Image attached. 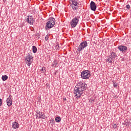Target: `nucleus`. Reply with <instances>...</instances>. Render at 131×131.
<instances>
[{
	"mask_svg": "<svg viewBox=\"0 0 131 131\" xmlns=\"http://www.w3.org/2000/svg\"><path fill=\"white\" fill-rule=\"evenodd\" d=\"M45 40H49V37L48 36V35H46V36L45 37Z\"/></svg>",
	"mask_w": 131,
	"mask_h": 131,
	"instance_id": "nucleus-26",
	"label": "nucleus"
},
{
	"mask_svg": "<svg viewBox=\"0 0 131 131\" xmlns=\"http://www.w3.org/2000/svg\"><path fill=\"white\" fill-rule=\"evenodd\" d=\"M38 118H42V119H46V115H45V113L41 112L40 114L39 115Z\"/></svg>",
	"mask_w": 131,
	"mask_h": 131,
	"instance_id": "nucleus-16",
	"label": "nucleus"
},
{
	"mask_svg": "<svg viewBox=\"0 0 131 131\" xmlns=\"http://www.w3.org/2000/svg\"><path fill=\"white\" fill-rule=\"evenodd\" d=\"M36 35H37V36H38V38H39V36H40V35L39 34V33H37Z\"/></svg>",
	"mask_w": 131,
	"mask_h": 131,
	"instance_id": "nucleus-27",
	"label": "nucleus"
},
{
	"mask_svg": "<svg viewBox=\"0 0 131 131\" xmlns=\"http://www.w3.org/2000/svg\"><path fill=\"white\" fill-rule=\"evenodd\" d=\"M3 105V101L1 98H0V107Z\"/></svg>",
	"mask_w": 131,
	"mask_h": 131,
	"instance_id": "nucleus-25",
	"label": "nucleus"
},
{
	"mask_svg": "<svg viewBox=\"0 0 131 131\" xmlns=\"http://www.w3.org/2000/svg\"><path fill=\"white\" fill-rule=\"evenodd\" d=\"M58 73H59V71H56L54 73V74H58Z\"/></svg>",
	"mask_w": 131,
	"mask_h": 131,
	"instance_id": "nucleus-29",
	"label": "nucleus"
},
{
	"mask_svg": "<svg viewBox=\"0 0 131 131\" xmlns=\"http://www.w3.org/2000/svg\"><path fill=\"white\" fill-rule=\"evenodd\" d=\"M41 71H42V73H45L46 72V68L45 67H42V69L41 70Z\"/></svg>",
	"mask_w": 131,
	"mask_h": 131,
	"instance_id": "nucleus-21",
	"label": "nucleus"
},
{
	"mask_svg": "<svg viewBox=\"0 0 131 131\" xmlns=\"http://www.w3.org/2000/svg\"><path fill=\"white\" fill-rule=\"evenodd\" d=\"M26 62L28 66H30V64H32V62H33V57H32L31 53H29L26 57Z\"/></svg>",
	"mask_w": 131,
	"mask_h": 131,
	"instance_id": "nucleus-4",
	"label": "nucleus"
},
{
	"mask_svg": "<svg viewBox=\"0 0 131 131\" xmlns=\"http://www.w3.org/2000/svg\"><path fill=\"white\" fill-rule=\"evenodd\" d=\"M88 47V42L86 41H83L81 42L79 46L78 47L77 51L78 52H81L82 50L84 49V48H86Z\"/></svg>",
	"mask_w": 131,
	"mask_h": 131,
	"instance_id": "nucleus-6",
	"label": "nucleus"
},
{
	"mask_svg": "<svg viewBox=\"0 0 131 131\" xmlns=\"http://www.w3.org/2000/svg\"><path fill=\"white\" fill-rule=\"evenodd\" d=\"M90 8L92 11L95 12L97 9V5L93 1H92L90 3Z\"/></svg>",
	"mask_w": 131,
	"mask_h": 131,
	"instance_id": "nucleus-9",
	"label": "nucleus"
},
{
	"mask_svg": "<svg viewBox=\"0 0 131 131\" xmlns=\"http://www.w3.org/2000/svg\"><path fill=\"white\" fill-rule=\"evenodd\" d=\"M79 16H76L72 19V20L70 22L71 26L72 28H74L76 27L77 24H78V22H79Z\"/></svg>",
	"mask_w": 131,
	"mask_h": 131,
	"instance_id": "nucleus-3",
	"label": "nucleus"
},
{
	"mask_svg": "<svg viewBox=\"0 0 131 131\" xmlns=\"http://www.w3.org/2000/svg\"><path fill=\"white\" fill-rule=\"evenodd\" d=\"M7 79H8V76L4 75V76H2V80L3 81H6V80H7Z\"/></svg>",
	"mask_w": 131,
	"mask_h": 131,
	"instance_id": "nucleus-19",
	"label": "nucleus"
},
{
	"mask_svg": "<svg viewBox=\"0 0 131 131\" xmlns=\"http://www.w3.org/2000/svg\"><path fill=\"white\" fill-rule=\"evenodd\" d=\"M56 19L54 17H50L47 22V23H51L52 24H56Z\"/></svg>",
	"mask_w": 131,
	"mask_h": 131,
	"instance_id": "nucleus-11",
	"label": "nucleus"
},
{
	"mask_svg": "<svg viewBox=\"0 0 131 131\" xmlns=\"http://www.w3.org/2000/svg\"><path fill=\"white\" fill-rule=\"evenodd\" d=\"M54 25H55L54 24H52V23H46V27H47V28L48 29H51V28H53V27H54Z\"/></svg>",
	"mask_w": 131,
	"mask_h": 131,
	"instance_id": "nucleus-13",
	"label": "nucleus"
},
{
	"mask_svg": "<svg viewBox=\"0 0 131 131\" xmlns=\"http://www.w3.org/2000/svg\"><path fill=\"white\" fill-rule=\"evenodd\" d=\"M87 20H90V17H88Z\"/></svg>",
	"mask_w": 131,
	"mask_h": 131,
	"instance_id": "nucleus-32",
	"label": "nucleus"
},
{
	"mask_svg": "<svg viewBox=\"0 0 131 131\" xmlns=\"http://www.w3.org/2000/svg\"><path fill=\"white\" fill-rule=\"evenodd\" d=\"M88 84L84 82H79L75 87L74 93L76 98L79 99L84 93V91L86 90Z\"/></svg>",
	"mask_w": 131,
	"mask_h": 131,
	"instance_id": "nucleus-1",
	"label": "nucleus"
},
{
	"mask_svg": "<svg viewBox=\"0 0 131 131\" xmlns=\"http://www.w3.org/2000/svg\"><path fill=\"white\" fill-rule=\"evenodd\" d=\"M118 49L121 52H127V47L125 46L120 45L118 47Z\"/></svg>",
	"mask_w": 131,
	"mask_h": 131,
	"instance_id": "nucleus-10",
	"label": "nucleus"
},
{
	"mask_svg": "<svg viewBox=\"0 0 131 131\" xmlns=\"http://www.w3.org/2000/svg\"><path fill=\"white\" fill-rule=\"evenodd\" d=\"M32 50L33 53H34V54H35V53H36L37 52V48L35 46H32Z\"/></svg>",
	"mask_w": 131,
	"mask_h": 131,
	"instance_id": "nucleus-17",
	"label": "nucleus"
},
{
	"mask_svg": "<svg viewBox=\"0 0 131 131\" xmlns=\"http://www.w3.org/2000/svg\"><path fill=\"white\" fill-rule=\"evenodd\" d=\"M59 44L56 45V48L57 49H59Z\"/></svg>",
	"mask_w": 131,
	"mask_h": 131,
	"instance_id": "nucleus-28",
	"label": "nucleus"
},
{
	"mask_svg": "<svg viewBox=\"0 0 131 131\" xmlns=\"http://www.w3.org/2000/svg\"><path fill=\"white\" fill-rule=\"evenodd\" d=\"M116 57H117V54L114 52H112L110 55V59H114V58H116Z\"/></svg>",
	"mask_w": 131,
	"mask_h": 131,
	"instance_id": "nucleus-12",
	"label": "nucleus"
},
{
	"mask_svg": "<svg viewBox=\"0 0 131 131\" xmlns=\"http://www.w3.org/2000/svg\"><path fill=\"white\" fill-rule=\"evenodd\" d=\"M56 122H60L61 121V117H56L55 119Z\"/></svg>",
	"mask_w": 131,
	"mask_h": 131,
	"instance_id": "nucleus-18",
	"label": "nucleus"
},
{
	"mask_svg": "<svg viewBox=\"0 0 131 131\" xmlns=\"http://www.w3.org/2000/svg\"><path fill=\"white\" fill-rule=\"evenodd\" d=\"M54 122H55V120L54 119H51L50 120V123H52L53 124H54Z\"/></svg>",
	"mask_w": 131,
	"mask_h": 131,
	"instance_id": "nucleus-24",
	"label": "nucleus"
},
{
	"mask_svg": "<svg viewBox=\"0 0 131 131\" xmlns=\"http://www.w3.org/2000/svg\"><path fill=\"white\" fill-rule=\"evenodd\" d=\"M82 79H89L91 77V72L89 70L83 71L81 73Z\"/></svg>",
	"mask_w": 131,
	"mask_h": 131,
	"instance_id": "nucleus-2",
	"label": "nucleus"
},
{
	"mask_svg": "<svg viewBox=\"0 0 131 131\" xmlns=\"http://www.w3.org/2000/svg\"><path fill=\"white\" fill-rule=\"evenodd\" d=\"M113 82L114 88H117V83H116V82H115L114 81H113Z\"/></svg>",
	"mask_w": 131,
	"mask_h": 131,
	"instance_id": "nucleus-22",
	"label": "nucleus"
},
{
	"mask_svg": "<svg viewBox=\"0 0 131 131\" xmlns=\"http://www.w3.org/2000/svg\"><path fill=\"white\" fill-rule=\"evenodd\" d=\"M26 22H27V23L30 24V25H33V23L34 22V18L32 17V16H27L26 17Z\"/></svg>",
	"mask_w": 131,
	"mask_h": 131,
	"instance_id": "nucleus-7",
	"label": "nucleus"
},
{
	"mask_svg": "<svg viewBox=\"0 0 131 131\" xmlns=\"http://www.w3.org/2000/svg\"><path fill=\"white\" fill-rule=\"evenodd\" d=\"M40 113H41V112H38L36 113V114H37V115H39L40 114Z\"/></svg>",
	"mask_w": 131,
	"mask_h": 131,
	"instance_id": "nucleus-30",
	"label": "nucleus"
},
{
	"mask_svg": "<svg viewBox=\"0 0 131 131\" xmlns=\"http://www.w3.org/2000/svg\"><path fill=\"white\" fill-rule=\"evenodd\" d=\"M72 4H71V7H72L73 10H78L79 8L80 4L75 0H70Z\"/></svg>",
	"mask_w": 131,
	"mask_h": 131,
	"instance_id": "nucleus-5",
	"label": "nucleus"
},
{
	"mask_svg": "<svg viewBox=\"0 0 131 131\" xmlns=\"http://www.w3.org/2000/svg\"><path fill=\"white\" fill-rule=\"evenodd\" d=\"M92 102H95V100H94V99H93Z\"/></svg>",
	"mask_w": 131,
	"mask_h": 131,
	"instance_id": "nucleus-33",
	"label": "nucleus"
},
{
	"mask_svg": "<svg viewBox=\"0 0 131 131\" xmlns=\"http://www.w3.org/2000/svg\"><path fill=\"white\" fill-rule=\"evenodd\" d=\"M58 61L57 60L55 59L54 61L52 63V67H55V68H57L58 67Z\"/></svg>",
	"mask_w": 131,
	"mask_h": 131,
	"instance_id": "nucleus-15",
	"label": "nucleus"
},
{
	"mask_svg": "<svg viewBox=\"0 0 131 131\" xmlns=\"http://www.w3.org/2000/svg\"><path fill=\"white\" fill-rule=\"evenodd\" d=\"M12 126L13 128H14L15 129H16V128H18L19 124L16 122H14L12 123Z\"/></svg>",
	"mask_w": 131,
	"mask_h": 131,
	"instance_id": "nucleus-14",
	"label": "nucleus"
},
{
	"mask_svg": "<svg viewBox=\"0 0 131 131\" xmlns=\"http://www.w3.org/2000/svg\"><path fill=\"white\" fill-rule=\"evenodd\" d=\"M63 102H65V101H66V98H63Z\"/></svg>",
	"mask_w": 131,
	"mask_h": 131,
	"instance_id": "nucleus-31",
	"label": "nucleus"
},
{
	"mask_svg": "<svg viewBox=\"0 0 131 131\" xmlns=\"http://www.w3.org/2000/svg\"><path fill=\"white\" fill-rule=\"evenodd\" d=\"M126 9H127L128 10H129L130 9V6H129V5H127L126 6Z\"/></svg>",
	"mask_w": 131,
	"mask_h": 131,
	"instance_id": "nucleus-23",
	"label": "nucleus"
},
{
	"mask_svg": "<svg viewBox=\"0 0 131 131\" xmlns=\"http://www.w3.org/2000/svg\"><path fill=\"white\" fill-rule=\"evenodd\" d=\"M12 101L13 98L12 97V95H10L6 100L7 106H8L9 107H10V106H12L13 104V102H12Z\"/></svg>",
	"mask_w": 131,
	"mask_h": 131,
	"instance_id": "nucleus-8",
	"label": "nucleus"
},
{
	"mask_svg": "<svg viewBox=\"0 0 131 131\" xmlns=\"http://www.w3.org/2000/svg\"><path fill=\"white\" fill-rule=\"evenodd\" d=\"M113 59L110 58V56L109 57V58L106 60V62H108L109 63H112V60Z\"/></svg>",
	"mask_w": 131,
	"mask_h": 131,
	"instance_id": "nucleus-20",
	"label": "nucleus"
}]
</instances>
